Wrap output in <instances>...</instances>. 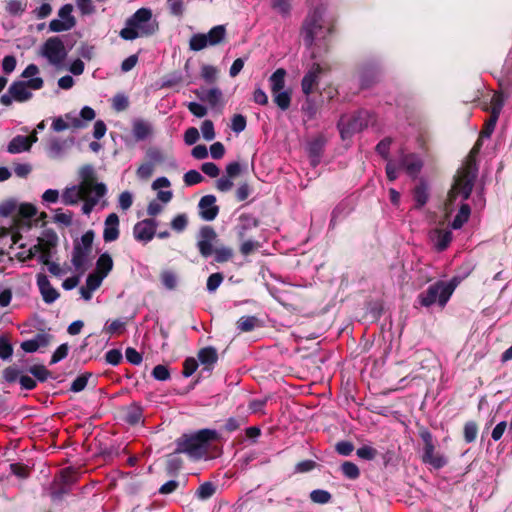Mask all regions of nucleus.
<instances>
[{"mask_svg":"<svg viewBox=\"0 0 512 512\" xmlns=\"http://www.w3.org/2000/svg\"><path fill=\"white\" fill-rule=\"evenodd\" d=\"M479 142L470 151L465 167H463L457 174L455 183L448 193L447 201L445 202V214L448 217L455 206H460L457 215L452 222L453 229L461 228L466 223L470 216V207L464 204L463 201L468 199L471 194L474 180L476 177V164L475 155L479 151Z\"/></svg>","mask_w":512,"mask_h":512,"instance_id":"nucleus-1","label":"nucleus"},{"mask_svg":"<svg viewBox=\"0 0 512 512\" xmlns=\"http://www.w3.org/2000/svg\"><path fill=\"white\" fill-rule=\"evenodd\" d=\"M149 8H140L125 23L119 35L122 39L132 41L136 38L147 37L158 31V23L152 18Z\"/></svg>","mask_w":512,"mask_h":512,"instance_id":"nucleus-2","label":"nucleus"},{"mask_svg":"<svg viewBox=\"0 0 512 512\" xmlns=\"http://www.w3.org/2000/svg\"><path fill=\"white\" fill-rule=\"evenodd\" d=\"M217 438V432L202 429L193 434H184L176 440L175 453H185L192 459L206 456L209 443Z\"/></svg>","mask_w":512,"mask_h":512,"instance_id":"nucleus-3","label":"nucleus"},{"mask_svg":"<svg viewBox=\"0 0 512 512\" xmlns=\"http://www.w3.org/2000/svg\"><path fill=\"white\" fill-rule=\"evenodd\" d=\"M330 33V28L325 26L323 12L315 9L304 20L302 34L307 46H312L316 40L324 39Z\"/></svg>","mask_w":512,"mask_h":512,"instance_id":"nucleus-4","label":"nucleus"},{"mask_svg":"<svg viewBox=\"0 0 512 512\" xmlns=\"http://www.w3.org/2000/svg\"><path fill=\"white\" fill-rule=\"evenodd\" d=\"M38 55L56 69L63 68L68 50L63 40L58 36L48 38L39 48Z\"/></svg>","mask_w":512,"mask_h":512,"instance_id":"nucleus-5","label":"nucleus"},{"mask_svg":"<svg viewBox=\"0 0 512 512\" xmlns=\"http://www.w3.org/2000/svg\"><path fill=\"white\" fill-rule=\"evenodd\" d=\"M82 181L78 186L67 188L62 194V201L66 205H74L79 200L87 197V193H91L94 187L95 179L92 167L86 166L81 169Z\"/></svg>","mask_w":512,"mask_h":512,"instance_id":"nucleus-6","label":"nucleus"},{"mask_svg":"<svg viewBox=\"0 0 512 512\" xmlns=\"http://www.w3.org/2000/svg\"><path fill=\"white\" fill-rule=\"evenodd\" d=\"M455 290V285L452 282L439 281L418 296V300L422 306L429 307L438 303L444 306L452 293Z\"/></svg>","mask_w":512,"mask_h":512,"instance_id":"nucleus-7","label":"nucleus"},{"mask_svg":"<svg viewBox=\"0 0 512 512\" xmlns=\"http://www.w3.org/2000/svg\"><path fill=\"white\" fill-rule=\"evenodd\" d=\"M4 214L11 213L15 211L14 214V223L17 229V232L13 234V240L16 243L17 237L21 230H29L32 225V218L37 214V208L31 203H22L18 206L15 204H8L5 207Z\"/></svg>","mask_w":512,"mask_h":512,"instance_id":"nucleus-8","label":"nucleus"},{"mask_svg":"<svg viewBox=\"0 0 512 512\" xmlns=\"http://www.w3.org/2000/svg\"><path fill=\"white\" fill-rule=\"evenodd\" d=\"M226 27L224 25L214 26L208 33L194 34L189 41V48L193 51H201L208 46H216L226 38Z\"/></svg>","mask_w":512,"mask_h":512,"instance_id":"nucleus-9","label":"nucleus"},{"mask_svg":"<svg viewBox=\"0 0 512 512\" xmlns=\"http://www.w3.org/2000/svg\"><path fill=\"white\" fill-rule=\"evenodd\" d=\"M93 240L94 232L90 230L84 233L79 241L75 242L72 253V264L77 270L82 269L87 264L92 251Z\"/></svg>","mask_w":512,"mask_h":512,"instance_id":"nucleus-10","label":"nucleus"},{"mask_svg":"<svg viewBox=\"0 0 512 512\" xmlns=\"http://www.w3.org/2000/svg\"><path fill=\"white\" fill-rule=\"evenodd\" d=\"M44 81L40 77H34L26 82L18 81L11 84L9 93L12 95L14 101L25 102L32 97L29 89L39 90L43 87Z\"/></svg>","mask_w":512,"mask_h":512,"instance_id":"nucleus-11","label":"nucleus"},{"mask_svg":"<svg viewBox=\"0 0 512 512\" xmlns=\"http://www.w3.org/2000/svg\"><path fill=\"white\" fill-rule=\"evenodd\" d=\"M73 6L65 4L58 11V18L53 19L49 23L51 32H64L71 30L76 25V19L72 14Z\"/></svg>","mask_w":512,"mask_h":512,"instance_id":"nucleus-12","label":"nucleus"},{"mask_svg":"<svg viewBox=\"0 0 512 512\" xmlns=\"http://www.w3.org/2000/svg\"><path fill=\"white\" fill-rule=\"evenodd\" d=\"M370 115L367 111L358 112L356 115L349 118H342L340 121L341 134L344 137L345 133H355L362 131L368 126Z\"/></svg>","mask_w":512,"mask_h":512,"instance_id":"nucleus-13","label":"nucleus"},{"mask_svg":"<svg viewBox=\"0 0 512 512\" xmlns=\"http://www.w3.org/2000/svg\"><path fill=\"white\" fill-rule=\"evenodd\" d=\"M216 240L217 234L212 227L204 226L200 229L197 240V248L203 257H209L213 254Z\"/></svg>","mask_w":512,"mask_h":512,"instance_id":"nucleus-14","label":"nucleus"},{"mask_svg":"<svg viewBox=\"0 0 512 512\" xmlns=\"http://www.w3.org/2000/svg\"><path fill=\"white\" fill-rule=\"evenodd\" d=\"M157 229V222L153 219H144L137 222L133 227L134 238L141 243L150 242Z\"/></svg>","mask_w":512,"mask_h":512,"instance_id":"nucleus-15","label":"nucleus"},{"mask_svg":"<svg viewBox=\"0 0 512 512\" xmlns=\"http://www.w3.org/2000/svg\"><path fill=\"white\" fill-rule=\"evenodd\" d=\"M198 208L200 217L205 221L214 220L219 213V207L216 205V197L214 195L203 196L198 203Z\"/></svg>","mask_w":512,"mask_h":512,"instance_id":"nucleus-16","label":"nucleus"},{"mask_svg":"<svg viewBox=\"0 0 512 512\" xmlns=\"http://www.w3.org/2000/svg\"><path fill=\"white\" fill-rule=\"evenodd\" d=\"M323 69L318 63H314L311 65V67L308 69L306 74L304 75L302 81H301V88L302 92L308 96L310 95L314 87L318 84L320 75L322 74Z\"/></svg>","mask_w":512,"mask_h":512,"instance_id":"nucleus-17","label":"nucleus"},{"mask_svg":"<svg viewBox=\"0 0 512 512\" xmlns=\"http://www.w3.org/2000/svg\"><path fill=\"white\" fill-rule=\"evenodd\" d=\"M106 191V186L103 183H96L91 189V193H87V197L82 199L84 201L82 212L89 215L100 199L104 197Z\"/></svg>","mask_w":512,"mask_h":512,"instance_id":"nucleus-18","label":"nucleus"},{"mask_svg":"<svg viewBox=\"0 0 512 512\" xmlns=\"http://www.w3.org/2000/svg\"><path fill=\"white\" fill-rule=\"evenodd\" d=\"M153 125L144 119H135L132 122V134L136 141H145L152 137Z\"/></svg>","mask_w":512,"mask_h":512,"instance_id":"nucleus-19","label":"nucleus"},{"mask_svg":"<svg viewBox=\"0 0 512 512\" xmlns=\"http://www.w3.org/2000/svg\"><path fill=\"white\" fill-rule=\"evenodd\" d=\"M119 237V217L115 213L107 216L104 222L103 239L105 242H113Z\"/></svg>","mask_w":512,"mask_h":512,"instance_id":"nucleus-20","label":"nucleus"},{"mask_svg":"<svg viewBox=\"0 0 512 512\" xmlns=\"http://www.w3.org/2000/svg\"><path fill=\"white\" fill-rule=\"evenodd\" d=\"M52 336L48 333H39L33 339L21 343V348L27 353H33L41 348L47 347L51 342Z\"/></svg>","mask_w":512,"mask_h":512,"instance_id":"nucleus-21","label":"nucleus"},{"mask_svg":"<svg viewBox=\"0 0 512 512\" xmlns=\"http://www.w3.org/2000/svg\"><path fill=\"white\" fill-rule=\"evenodd\" d=\"M37 285L39 287L44 302L51 304L58 299V291L52 287L47 276H45L44 274H39L37 276Z\"/></svg>","mask_w":512,"mask_h":512,"instance_id":"nucleus-22","label":"nucleus"},{"mask_svg":"<svg viewBox=\"0 0 512 512\" xmlns=\"http://www.w3.org/2000/svg\"><path fill=\"white\" fill-rule=\"evenodd\" d=\"M429 237L433 246L438 251H443L449 246L452 240V233L449 230L437 228L430 232Z\"/></svg>","mask_w":512,"mask_h":512,"instance_id":"nucleus-23","label":"nucleus"},{"mask_svg":"<svg viewBox=\"0 0 512 512\" xmlns=\"http://www.w3.org/2000/svg\"><path fill=\"white\" fill-rule=\"evenodd\" d=\"M422 460L424 463L433 466L435 469H440L447 464L445 456L435 452V446L424 447Z\"/></svg>","mask_w":512,"mask_h":512,"instance_id":"nucleus-24","label":"nucleus"},{"mask_svg":"<svg viewBox=\"0 0 512 512\" xmlns=\"http://www.w3.org/2000/svg\"><path fill=\"white\" fill-rule=\"evenodd\" d=\"M401 167L405 169L409 175L416 176L422 167V162L413 154L405 155L401 159Z\"/></svg>","mask_w":512,"mask_h":512,"instance_id":"nucleus-25","label":"nucleus"},{"mask_svg":"<svg viewBox=\"0 0 512 512\" xmlns=\"http://www.w3.org/2000/svg\"><path fill=\"white\" fill-rule=\"evenodd\" d=\"M7 150L11 154H17L30 150V141L27 136L18 135L8 144Z\"/></svg>","mask_w":512,"mask_h":512,"instance_id":"nucleus-26","label":"nucleus"},{"mask_svg":"<svg viewBox=\"0 0 512 512\" xmlns=\"http://www.w3.org/2000/svg\"><path fill=\"white\" fill-rule=\"evenodd\" d=\"M198 359L207 369H211L218 360L217 350L213 347L202 348L198 352Z\"/></svg>","mask_w":512,"mask_h":512,"instance_id":"nucleus-27","label":"nucleus"},{"mask_svg":"<svg viewBox=\"0 0 512 512\" xmlns=\"http://www.w3.org/2000/svg\"><path fill=\"white\" fill-rule=\"evenodd\" d=\"M286 70L278 68L269 78L270 89L272 93L284 90L285 87Z\"/></svg>","mask_w":512,"mask_h":512,"instance_id":"nucleus-28","label":"nucleus"},{"mask_svg":"<svg viewBox=\"0 0 512 512\" xmlns=\"http://www.w3.org/2000/svg\"><path fill=\"white\" fill-rule=\"evenodd\" d=\"M113 268V260L108 253H103L99 256L96 262V272L103 277H106Z\"/></svg>","mask_w":512,"mask_h":512,"instance_id":"nucleus-29","label":"nucleus"},{"mask_svg":"<svg viewBox=\"0 0 512 512\" xmlns=\"http://www.w3.org/2000/svg\"><path fill=\"white\" fill-rule=\"evenodd\" d=\"M27 4L23 0H6L5 11L11 16H21L26 10Z\"/></svg>","mask_w":512,"mask_h":512,"instance_id":"nucleus-30","label":"nucleus"},{"mask_svg":"<svg viewBox=\"0 0 512 512\" xmlns=\"http://www.w3.org/2000/svg\"><path fill=\"white\" fill-rule=\"evenodd\" d=\"M202 101L208 102L211 106H216L221 101L222 93L218 88H212L202 91L198 94Z\"/></svg>","mask_w":512,"mask_h":512,"instance_id":"nucleus-31","label":"nucleus"},{"mask_svg":"<svg viewBox=\"0 0 512 512\" xmlns=\"http://www.w3.org/2000/svg\"><path fill=\"white\" fill-rule=\"evenodd\" d=\"M236 324L241 332H250L259 326V320L255 316H244L241 317Z\"/></svg>","mask_w":512,"mask_h":512,"instance_id":"nucleus-32","label":"nucleus"},{"mask_svg":"<svg viewBox=\"0 0 512 512\" xmlns=\"http://www.w3.org/2000/svg\"><path fill=\"white\" fill-rule=\"evenodd\" d=\"M273 100L281 110H287L291 103V93L286 90H280L272 93Z\"/></svg>","mask_w":512,"mask_h":512,"instance_id":"nucleus-33","label":"nucleus"},{"mask_svg":"<svg viewBox=\"0 0 512 512\" xmlns=\"http://www.w3.org/2000/svg\"><path fill=\"white\" fill-rule=\"evenodd\" d=\"M57 244V236L52 234L47 238H38L40 253L50 254L51 249Z\"/></svg>","mask_w":512,"mask_h":512,"instance_id":"nucleus-34","label":"nucleus"},{"mask_svg":"<svg viewBox=\"0 0 512 512\" xmlns=\"http://www.w3.org/2000/svg\"><path fill=\"white\" fill-rule=\"evenodd\" d=\"M65 148V143L58 139H51L48 146V153L52 158H59L62 156Z\"/></svg>","mask_w":512,"mask_h":512,"instance_id":"nucleus-35","label":"nucleus"},{"mask_svg":"<svg viewBox=\"0 0 512 512\" xmlns=\"http://www.w3.org/2000/svg\"><path fill=\"white\" fill-rule=\"evenodd\" d=\"M331 498V494L328 491L322 489H316L310 493L311 501L317 504H326L330 502Z\"/></svg>","mask_w":512,"mask_h":512,"instance_id":"nucleus-36","label":"nucleus"},{"mask_svg":"<svg viewBox=\"0 0 512 512\" xmlns=\"http://www.w3.org/2000/svg\"><path fill=\"white\" fill-rule=\"evenodd\" d=\"M216 488L211 482H205L199 486L196 491V495L201 500H206L213 496Z\"/></svg>","mask_w":512,"mask_h":512,"instance_id":"nucleus-37","label":"nucleus"},{"mask_svg":"<svg viewBox=\"0 0 512 512\" xmlns=\"http://www.w3.org/2000/svg\"><path fill=\"white\" fill-rule=\"evenodd\" d=\"M73 213L64 212L61 209H56L53 215L55 223L62 224L64 226H70L72 224Z\"/></svg>","mask_w":512,"mask_h":512,"instance_id":"nucleus-38","label":"nucleus"},{"mask_svg":"<svg viewBox=\"0 0 512 512\" xmlns=\"http://www.w3.org/2000/svg\"><path fill=\"white\" fill-rule=\"evenodd\" d=\"M341 470L343 474L349 479H357L360 475V471L357 465L349 461H346L342 464Z\"/></svg>","mask_w":512,"mask_h":512,"instance_id":"nucleus-39","label":"nucleus"},{"mask_svg":"<svg viewBox=\"0 0 512 512\" xmlns=\"http://www.w3.org/2000/svg\"><path fill=\"white\" fill-rule=\"evenodd\" d=\"M161 281H162L163 285L169 290L174 289L177 285V277H176L175 273L170 270L162 271Z\"/></svg>","mask_w":512,"mask_h":512,"instance_id":"nucleus-40","label":"nucleus"},{"mask_svg":"<svg viewBox=\"0 0 512 512\" xmlns=\"http://www.w3.org/2000/svg\"><path fill=\"white\" fill-rule=\"evenodd\" d=\"M213 253L215 254V261L223 263L228 261L233 256V251L228 247L214 248Z\"/></svg>","mask_w":512,"mask_h":512,"instance_id":"nucleus-41","label":"nucleus"},{"mask_svg":"<svg viewBox=\"0 0 512 512\" xmlns=\"http://www.w3.org/2000/svg\"><path fill=\"white\" fill-rule=\"evenodd\" d=\"M128 105H129L128 98L124 94H117L112 99V107L117 112L126 110Z\"/></svg>","mask_w":512,"mask_h":512,"instance_id":"nucleus-42","label":"nucleus"},{"mask_svg":"<svg viewBox=\"0 0 512 512\" xmlns=\"http://www.w3.org/2000/svg\"><path fill=\"white\" fill-rule=\"evenodd\" d=\"M356 454L361 459L373 460L377 456L378 452L375 448L365 445L358 448Z\"/></svg>","mask_w":512,"mask_h":512,"instance_id":"nucleus-43","label":"nucleus"},{"mask_svg":"<svg viewBox=\"0 0 512 512\" xmlns=\"http://www.w3.org/2000/svg\"><path fill=\"white\" fill-rule=\"evenodd\" d=\"M201 133L205 140L211 141L215 138L214 124L211 120H204L201 125Z\"/></svg>","mask_w":512,"mask_h":512,"instance_id":"nucleus-44","label":"nucleus"},{"mask_svg":"<svg viewBox=\"0 0 512 512\" xmlns=\"http://www.w3.org/2000/svg\"><path fill=\"white\" fill-rule=\"evenodd\" d=\"M203 179V176L196 170H189L184 174V182L187 186L199 184Z\"/></svg>","mask_w":512,"mask_h":512,"instance_id":"nucleus-45","label":"nucleus"},{"mask_svg":"<svg viewBox=\"0 0 512 512\" xmlns=\"http://www.w3.org/2000/svg\"><path fill=\"white\" fill-rule=\"evenodd\" d=\"M69 125V128L80 129L85 127V123L73 112L66 113L62 116Z\"/></svg>","mask_w":512,"mask_h":512,"instance_id":"nucleus-46","label":"nucleus"},{"mask_svg":"<svg viewBox=\"0 0 512 512\" xmlns=\"http://www.w3.org/2000/svg\"><path fill=\"white\" fill-rule=\"evenodd\" d=\"M491 113L499 116L504 105V97L501 93H495L491 99Z\"/></svg>","mask_w":512,"mask_h":512,"instance_id":"nucleus-47","label":"nucleus"},{"mask_svg":"<svg viewBox=\"0 0 512 512\" xmlns=\"http://www.w3.org/2000/svg\"><path fill=\"white\" fill-rule=\"evenodd\" d=\"M13 348L9 341L0 336V358L3 360L9 359L12 356Z\"/></svg>","mask_w":512,"mask_h":512,"instance_id":"nucleus-48","label":"nucleus"},{"mask_svg":"<svg viewBox=\"0 0 512 512\" xmlns=\"http://www.w3.org/2000/svg\"><path fill=\"white\" fill-rule=\"evenodd\" d=\"M188 224V219L185 214H179L176 217L173 218L171 221V227L173 230L177 232H182L185 230Z\"/></svg>","mask_w":512,"mask_h":512,"instance_id":"nucleus-49","label":"nucleus"},{"mask_svg":"<svg viewBox=\"0 0 512 512\" xmlns=\"http://www.w3.org/2000/svg\"><path fill=\"white\" fill-rule=\"evenodd\" d=\"M477 432V425L474 422H467L464 426V438L466 442H473L476 439Z\"/></svg>","mask_w":512,"mask_h":512,"instance_id":"nucleus-50","label":"nucleus"},{"mask_svg":"<svg viewBox=\"0 0 512 512\" xmlns=\"http://www.w3.org/2000/svg\"><path fill=\"white\" fill-rule=\"evenodd\" d=\"M414 199L419 207L423 206L427 202L428 194L424 185H419L415 188Z\"/></svg>","mask_w":512,"mask_h":512,"instance_id":"nucleus-51","label":"nucleus"},{"mask_svg":"<svg viewBox=\"0 0 512 512\" xmlns=\"http://www.w3.org/2000/svg\"><path fill=\"white\" fill-rule=\"evenodd\" d=\"M245 128L246 118L241 114L234 115L231 121V129L236 133H240L244 131Z\"/></svg>","mask_w":512,"mask_h":512,"instance_id":"nucleus-52","label":"nucleus"},{"mask_svg":"<svg viewBox=\"0 0 512 512\" xmlns=\"http://www.w3.org/2000/svg\"><path fill=\"white\" fill-rule=\"evenodd\" d=\"M499 116H496L491 113L490 118L488 121H486L485 126L483 130L481 131V137H490L493 133L496 123L498 121Z\"/></svg>","mask_w":512,"mask_h":512,"instance_id":"nucleus-53","label":"nucleus"},{"mask_svg":"<svg viewBox=\"0 0 512 512\" xmlns=\"http://www.w3.org/2000/svg\"><path fill=\"white\" fill-rule=\"evenodd\" d=\"M105 277H103L102 275L98 274L97 272L95 273H91L88 275L87 279H86V286L90 288V290H96L100 287L103 279Z\"/></svg>","mask_w":512,"mask_h":512,"instance_id":"nucleus-54","label":"nucleus"},{"mask_svg":"<svg viewBox=\"0 0 512 512\" xmlns=\"http://www.w3.org/2000/svg\"><path fill=\"white\" fill-rule=\"evenodd\" d=\"M152 375L156 380L165 381L169 379L170 373L166 366L157 365L153 368Z\"/></svg>","mask_w":512,"mask_h":512,"instance_id":"nucleus-55","label":"nucleus"},{"mask_svg":"<svg viewBox=\"0 0 512 512\" xmlns=\"http://www.w3.org/2000/svg\"><path fill=\"white\" fill-rule=\"evenodd\" d=\"M222 281H223V276L221 273L211 274L207 280L208 291L214 292L220 286Z\"/></svg>","mask_w":512,"mask_h":512,"instance_id":"nucleus-56","label":"nucleus"},{"mask_svg":"<svg viewBox=\"0 0 512 512\" xmlns=\"http://www.w3.org/2000/svg\"><path fill=\"white\" fill-rule=\"evenodd\" d=\"M119 206L122 210L126 211L128 210L133 203V197L132 194L128 191H124L119 195Z\"/></svg>","mask_w":512,"mask_h":512,"instance_id":"nucleus-57","label":"nucleus"},{"mask_svg":"<svg viewBox=\"0 0 512 512\" xmlns=\"http://www.w3.org/2000/svg\"><path fill=\"white\" fill-rule=\"evenodd\" d=\"M125 357L133 365H139L142 362V355L131 347L126 349Z\"/></svg>","mask_w":512,"mask_h":512,"instance_id":"nucleus-58","label":"nucleus"},{"mask_svg":"<svg viewBox=\"0 0 512 512\" xmlns=\"http://www.w3.org/2000/svg\"><path fill=\"white\" fill-rule=\"evenodd\" d=\"M272 7L279 13L287 15L290 11V0H271Z\"/></svg>","mask_w":512,"mask_h":512,"instance_id":"nucleus-59","label":"nucleus"},{"mask_svg":"<svg viewBox=\"0 0 512 512\" xmlns=\"http://www.w3.org/2000/svg\"><path fill=\"white\" fill-rule=\"evenodd\" d=\"M199 139V131L195 127L188 128L184 133V141L187 145L195 144Z\"/></svg>","mask_w":512,"mask_h":512,"instance_id":"nucleus-60","label":"nucleus"},{"mask_svg":"<svg viewBox=\"0 0 512 512\" xmlns=\"http://www.w3.org/2000/svg\"><path fill=\"white\" fill-rule=\"evenodd\" d=\"M197 367H198V363H197L196 359L187 358L184 361L182 373L185 377H190L196 371Z\"/></svg>","mask_w":512,"mask_h":512,"instance_id":"nucleus-61","label":"nucleus"},{"mask_svg":"<svg viewBox=\"0 0 512 512\" xmlns=\"http://www.w3.org/2000/svg\"><path fill=\"white\" fill-rule=\"evenodd\" d=\"M32 171V166L28 163H17L14 166V173L20 178H26Z\"/></svg>","mask_w":512,"mask_h":512,"instance_id":"nucleus-62","label":"nucleus"},{"mask_svg":"<svg viewBox=\"0 0 512 512\" xmlns=\"http://www.w3.org/2000/svg\"><path fill=\"white\" fill-rule=\"evenodd\" d=\"M201 170L203 173L212 178L217 177L220 173L218 166L212 162L203 163L201 166Z\"/></svg>","mask_w":512,"mask_h":512,"instance_id":"nucleus-63","label":"nucleus"},{"mask_svg":"<svg viewBox=\"0 0 512 512\" xmlns=\"http://www.w3.org/2000/svg\"><path fill=\"white\" fill-rule=\"evenodd\" d=\"M67 354H68V345L67 344L60 345L52 355L51 364H55V363L61 361L62 359H64L67 356Z\"/></svg>","mask_w":512,"mask_h":512,"instance_id":"nucleus-64","label":"nucleus"}]
</instances>
